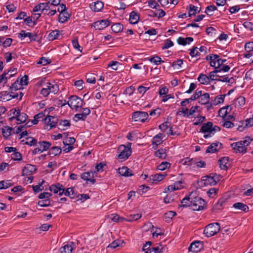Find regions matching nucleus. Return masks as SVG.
<instances>
[{
	"label": "nucleus",
	"mask_w": 253,
	"mask_h": 253,
	"mask_svg": "<svg viewBox=\"0 0 253 253\" xmlns=\"http://www.w3.org/2000/svg\"><path fill=\"white\" fill-rule=\"evenodd\" d=\"M181 203L182 205L181 207L183 208L189 207L193 211H201L205 207H206V204L205 201L199 197H194L193 193L183 198Z\"/></svg>",
	"instance_id": "obj_1"
},
{
	"label": "nucleus",
	"mask_w": 253,
	"mask_h": 253,
	"mask_svg": "<svg viewBox=\"0 0 253 253\" xmlns=\"http://www.w3.org/2000/svg\"><path fill=\"white\" fill-rule=\"evenodd\" d=\"M253 140L250 137H247L243 140L234 142L231 144V147L236 153L245 154L247 152V147Z\"/></svg>",
	"instance_id": "obj_2"
},
{
	"label": "nucleus",
	"mask_w": 253,
	"mask_h": 253,
	"mask_svg": "<svg viewBox=\"0 0 253 253\" xmlns=\"http://www.w3.org/2000/svg\"><path fill=\"white\" fill-rule=\"evenodd\" d=\"M119 154L116 157V159L119 162H123L127 160L131 155L132 150L131 149V143H128L127 146L120 145L118 149Z\"/></svg>",
	"instance_id": "obj_3"
},
{
	"label": "nucleus",
	"mask_w": 253,
	"mask_h": 253,
	"mask_svg": "<svg viewBox=\"0 0 253 253\" xmlns=\"http://www.w3.org/2000/svg\"><path fill=\"white\" fill-rule=\"evenodd\" d=\"M220 229L219 223L217 222L210 223L206 226L204 234L207 237H210L216 234Z\"/></svg>",
	"instance_id": "obj_4"
},
{
	"label": "nucleus",
	"mask_w": 253,
	"mask_h": 253,
	"mask_svg": "<svg viewBox=\"0 0 253 253\" xmlns=\"http://www.w3.org/2000/svg\"><path fill=\"white\" fill-rule=\"evenodd\" d=\"M58 90L59 87L57 84L47 83L45 87L41 89L40 93L44 97H46L50 93L56 94Z\"/></svg>",
	"instance_id": "obj_5"
},
{
	"label": "nucleus",
	"mask_w": 253,
	"mask_h": 253,
	"mask_svg": "<svg viewBox=\"0 0 253 253\" xmlns=\"http://www.w3.org/2000/svg\"><path fill=\"white\" fill-rule=\"evenodd\" d=\"M83 100L76 95L71 96L68 101L67 104L73 109L77 110L78 108L83 106Z\"/></svg>",
	"instance_id": "obj_6"
},
{
	"label": "nucleus",
	"mask_w": 253,
	"mask_h": 253,
	"mask_svg": "<svg viewBox=\"0 0 253 253\" xmlns=\"http://www.w3.org/2000/svg\"><path fill=\"white\" fill-rule=\"evenodd\" d=\"M149 117L148 114L143 111H135L131 115V118L135 122H145Z\"/></svg>",
	"instance_id": "obj_7"
},
{
	"label": "nucleus",
	"mask_w": 253,
	"mask_h": 253,
	"mask_svg": "<svg viewBox=\"0 0 253 253\" xmlns=\"http://www.w3.org/2000/svg\"><path fill=\"white\" fill-rule=\"evenodd\" d=\"M219 180L218 176L216 174L211 173L203 177L202 181L205 186L215 185Z\"/></svg>",
	"instance_id": "obj_8"
},
{
	"label": "nucleus",
	"mask_w": 253,
	"mask_h": 253,
	"mask_svg": "<svg viewBox=\"0 0 253 253\" xmlns=\"http://www.w3.org/2000/svg\"><path fill=\"white\" fill-rule=\"evenodd\" d=\"M43 120L46 124L45 128L48 130L56 127L58 123V119L52 116H47Z\"/></svg>",
	"instance_id": "obj_9"
},
{
	"label": "nucleus",
	"mask_w": 253,
	"mask_h": 253,
	"mask_svg": "<svg viewBox=\"0 0 253 253\" xmlns=\"http://www.w3.org/2000/svg\"><path fill=\"white\" fill-rule=\"evenodd\" d=\"M50 9V7L49 5H48V3L46 2L40 3L39 4L36 5L33 8V11L34 12L41 11L44 14H46V13H47V11Z\"/></svg>",
	"instance_id": "obj_10"
},
{
	"label": "nucleus",
	"mask_w": 253,
	"mask_h": 253,
	"mask_svg": "<svg viewBox=\"0 0 253 253\" xmlns=\"http://www.w3.org/2000/svg\"><path fill=\"white\" fill-rule=\"evenodd\" d=\"M212 125V123L209 122L207 123L204 124L203 126H202L201 128V131L205 133H207V134H205L204 135V137L205 138H207L208 137L212 136L211 133Z\"/></svg>",
	"instance_id": "obj_11"
},
{
	"label": "nucleus",
	"mask_w": 253,
	"mask_h": 253,
	"mask_svg": "<svg viewBox=\"0 0 253 253\" xmlns=\"http://www.w3.org/2000/svg\"><path fill=\"white\" fill-rule=\"evenodd\" d=\"M49 190L51 192H53L54 194H58L60 196H62L64 192V186L59 183L55 184H52L49 187Z\"/></svg>",
	"instance_id": "obj_12"
},
{
	"label": "nucleus",
	"mask_w": 253,
	"mask_h": 253,
	"mask_svg": "<svg viewBox=\"0 0 253 253\" xmlns=\"http://www.w3.org/2000/svg\"><path fill=\"white\" fill-rule=\"evenodd\" d=\"M90 113V111L89 109L88 108H84L83 109L82 113L77 114L74 116V120L75 122H78L80 120L84 121Z\"/></svg>",
	"instance_id": "obj_13"
},
{
	"label": "nucleus",
	"mask_w": 253,
	"mask_h": 253,
	"mask_svg": "<svg viewBox=\"0 0 253 253\" xmlns=\"http://www.w3.org/2000/svg\"><path fill=\"white\" fill-rule=\"evenodd\" d=\"M223 147V145L219 142H216L211 143L207 149L206 152L208 153H215L221 150Z\"/></svg>",
	"instance_id": "obj_14"
},
{
	"label": "nucleus",
	"mask_w": 253,
	"mask_h": 253,
	"mask_svg": "<svg viewBox=\"0 0 253 253\" xmlns=\"http://www.w3.org/2000/svg\"><path fill=\"white\" fill-rule=\"evenodd\" d=\"M109 24L108 20H101L94 22L93 26L96 30H101L107 27Z\"/></svg>",
	"instance_id": "obj_15"
},
{
	"label": "nucleus",
	"mask_w": 253,
	"mask_h": 253,
	"mask_svg": "<svg viewBox=\"0 0 253 253\" xmlns=\"http://www.w3.org/2000/svg\"><path fill=\"white\" fill-rule=\"evenodd\" d=\"M218 164L220 169L223 170H227L230 166L228 157L220 158L218 160Z\"/></svg>",
	"instance_id": "obj_16"
},
{
	"label": "nucleus",
	"mask_w": 253,
	"mask_h": 253,
	"mask_svg": "<svg viewBox=\"0 0 253 253\" xmlns=\"http://www.w3.org/2000/svg\"><path fill=\"white\" fill-rule=\"evenodd\" d=\"M36 170V167L31 164H27L22 170L23 175H31Z\"/></svg>",
	"instance_id": "obj_17"
},
{
	"label": "nucleus",
	"mask_w": 253,
	"mask_h": 253,
	"mask_svg": "<svg viewBox=\"0 0 253 253\" xmlns=\"http://www.w3.org/2000/svg\"><path fill=\"white\" fill-rule=\"evenodd\" d=\"M118 170L119 174L123 176L128 177L133 175L132 170L126 167L120 168Z\"/></svg>",
	"instance_id": "obj_18"
},
{
	"label": "nucleus",
	"mask_w": 253,
	"mask_h": 253,
	"mask_svg": "<svg viewBox=\"0 0 253 253\" xmlns=\"http://www.w3.org/2000/svg\"><path fill=\"white\" fill-rule=\"evenodd\" d=\"M202 244L200 241L192 243L189 247V251L193 253H197L201 250Z\"/></svg>",
	"instance_id": "obj_19"
},
{
	"label": "nucleus",
	"mask_w": 253,
	"mask_h": 253,
	"mask_svg": "<svg viewBox=\"0 0 253 253\" xmlns=\"http://www.w3.org/2000/svg\"><path fill=\"white\" fill-rule=\"evenodd\" d=\"M166 175L167 174H166L157 173L150 175L149 178L152 181V183H157L163 180Z\"/></svg>",
	"instance_id": "obj_20"
},
{
	"label": "nucleus",
	"mask_w": 253,
	"mask_h": 253,
	"mask_svg": "<svg viewBox=\"0 0 253 253\" xmlns=\"http://www.w3.org/2000/svg\"><path fill=\"white\" fill-rule=\"evenodd\" d=\"M81 178L86 181H90L92 183L95 182V180L93 178V173L92 171H88L84 172L81 175Z\"/></svg>",
	"instance_id": "obj_21"
},
{
	"label": "nucleus",
	"mask_w": 253,
	"mask_h": 253,
	"mask_svg": "<svg viewBox=\"0 0 253 253\" xmlns=\"http://www.w3.org/2000/svg\"><path fill=\"white\" fill-rule=\"evenodd\" d=\"M74 245L73 242H70L68 244L61 247L60 249V253H72Z\"/></svg>",
	"instance_id": "obj_22"
},
{
	"label": "nucleus",
	"mask_w": 253,
	"mask_h": 253,
	"mask_svg": "<svg viewBox=\"0 0 253 253\" xmlns=\"http://www.w3.org/2000/svg\"><path fill=\"white\" fill-rule=\"evenodd\" d=\"M210 94L208 93H201L199 97L198 102L202 105L209 103L210 101Z\"/></svg>",
	"instance_id": "obj_23"
},
{
	"label": "nucleus",
	"mask_w": 253,
	"mask_h": 253,
	"mask_svg": "<svg viewBox=\"0 0 253 253\" xmlns=\"http://www.w3.org/2000/svg\"><path fill=\"white\" fill-rule=\"evenodd\" d=\"M139 19V15L137 12L132 11L130 13L129 21L130 23L135 24L138 23Z\"/></svg>",
	"instance_id": "obj_24"
},
{
	"label": "nucleus",
	"mask_w": 253,
	"mask_h": 253,
	"mask_svg": "<svg viewBox=\"0 0 253 253\" xmlns=\"http://www.w3.org/2000/svg\"><path fill=\"white\" fill-rule=\"evenodd\" d=\"M18 95L14 94L13 95L9 94L7 91H1L0 92V100L8 101L11 99V98H16Z\"/></svg>",
	"instance_id": "obj_25"
},
{
	"label": "nucleus",
	"mask_w": 253,
	"mask_h": 253,
	"mask_svg": "<svg viewBox=\"0 0 253 253\" xmlns=\"http://www.w3.org/2000/svg\"><path fill=\"white\" fill-rule=\"evenodd\" d=\"M193 41V38L192 37H187L186 38H184L183 37H179L177 39V43L182 45H186L187 44H190L191 42Z\"/></svg>",
	"instance_id": "obj_26"
},
{
	"label": "nucleus",
	"mask_w": 253,
	"mask_h": 253,
	"mask_svg": "<svg viewBox=\"0 0 253 253\" xmlns=\"http://www.w3.org/2000/svg\"><path fill=\"white\" fill-rule=\"evenodd\" d=\"M103 6V3L101 1H97L94 2L93 4H90L91 9L95 12L100 11Z\"/></svg>",
	"instance_id": "obj_27"
},
{
	"label": "nucleus",
	"mask_w": 253,
	"mask_h": 253,
	"mask_svg": "<svg viewBox=\"0 0 253 253\" xmlns=\"http://www.w3.org/2000/svg\"><path fill=\"white\" fill-rule=\"evenodd\" d=\"M38 146L42 151V152L47 150L51 146V143L45 141H40L38 143Z\"/></svg>",
	"instance_id": "obj_28"
},
{
	"label": "nucleus",
	"mask_w": 253,
	"mask_h": 253,
	"mask_svg": "<svg viewBox=\"0 0 253 253\" xmlns=\"http://www.w3.org/2000/svg\"><path fill=\"white\" fill-rule=\"evenodd\" d=\"M17 73V70L16 69L9 70L7 72L4 71L2 74L4 75V84L6 83L8 79H10L14 75Z\"/></svg>",
	"instance_id": "obj_29"
},
{
	"label": "nucleus",
	"mask_w": 253,
	"mask_h": 253,
	"mask_svg": "<svg viewBox=\"0 0 253 253\" xmlns=\"http://www.w3.org/2000/svg\"><path fill=\"white\" fill-rule=\"evenodd\" d=\"M233 207L236 209L245 212H247L249 211L248 206L243 203H236L233 204Z\"/></svg>",
	"instance_id": "obj_30"
},
{
	"label": "nucleus",
	"mask_w": 253,
	"mask_h": 253,
	"mask_svg": "<svg viewBox=\"0 0 253 253\" xmlns=\"http://www.w3.org/2000/svg\"><path fill=\"white\" fill-rule=\"evenodd\" d=\"M112 69L121 72L124 70V65L118 61H112Z\"/></svg>",
	"instance_id": "obj_31"
},
{
	"label": "nucleus",
	"mask_w": 253,
	"mask_h": 253,
	"mask_svg": "<svg viewBox=\"0 0 253 253\" xmlns=\"http://www.w3.org/2000/svg\"><path fill=\"white\" fill-rule=\"evenodd\" d=\"M191 161L192 164H193V166L197 168H205L206 166V164L205 161L200 160L198 158H194V159H192Z\"/></svg>",
	"instance_id": "obj_32"
},
{
	"label": "nucleus",
	"mask_w": 253,
	"mask_h": 253,
	"mask_svg": "<svg viewBox=\"0 0 253 253\" xmlns=\"http://www.w3.org/2000/svg\"><path fill=\"white\" fill-rule=\"evenodd\" d=\"M155 155L156 157L161 159H166L167 157V150L166 149L163 148L159 149L155 152Z\"/></svg>",
	"instance_id": "obj_33"
},
{
	"label": "nucleus",
	"mask_w": 253,
	"mask_h": 253,
	"mask_svg": "<svg viewBox=\"0 0 253 253\" xmlns=\"http://www.w3.org/2000/svg\"><path fill=\"white\" fill-rule=\"evenodd\" d=\"M70 15L67 11L60 13L58 17L59 23H64L67 21L70 18Z\"/></svg>",
	"instance_id": "obj_34"
},
{
	"label": "nucleus",
	"mask_w": 253,
	"mask_h": 253,
	"mask_svg": "<svg viewBox=\"0 0 253 253\" xmlns=\"http://www.w3.org/2000/svg\"><path fill=\"white\" fill-rule=\"evenodd\" d=\"M198 80L200 82L201 84H210V79L209 78V76H207L204 74H201L198 78Z\"/></svg>",
	"instance_id": "obj_35"
},
{
	"label": "nucleus",
	"mask_w": 253,
	"mask_h": 253,
	"mask_svg": "<svg viewBox=\"0 0 253 253\" xmlns=\"http://www.w3.org/2000/svg\"><path fill=\"white\" fill-rule=\"evenodd\" d=\"M59 128L62 130L67 129L70 126L71 124L69 120H60L58 123Z\"/></svg>",
	"instance_id": "obj_36"
},
{
	"label": "nucleus",
	"mask_w": 253,
	"mask_h": 253,
	"mask_svg": "<svg viewBox=\"0 0 253 253\" xmlns=\"http://www.w3.org/2000/svg\"><path fill=\"white\" fill-rule=\"evenodd\" d=\"M95 168L96 170L95 172L96 171L100 172L105 170L108 168V167L106 162H102L97 164Z\"/></svg>",
	"instance_id": "obj_37"
},
{
	"label": "nucleus",
	"mask_w": 253,
	"mask_h": 253,
	"mask_svg": "<svg viewBox=\"0 0 253 253\" xmlns=\"http://www.w3.org/2000/svg\"><path fill=\"white\" fill-rule=\"evenodd\" d=\"M176 214V213L175 212L170 211L164 214L163 218L166 222H169L173 217Z\"/></svg>",
	"instance_id": "obj_38"
},
{
	"label": "nucleus",
	"mask_w": 253,
	"mask_h": 253,
	"mask_svg": "<svg viewBox=\"0 0 253 253\" xmlns=\"http://www.w3.org/2000/svg\"><path fill=\"white\" fill-rule=\"evenodd\" d=\"M182 184L183 182L182 181L175 182L173 185L169 186L168 189L169 190L174 191L175 190L181 189L183 187Z\"/></svg>",
	"instance_id": "obj_39"
},
{
	"label": "nucleus",
	"mask_w": 253,
	"mask_h": 253,
	"mask_svg": "<svg viewBox=\"0 0 253 253\" xmlns=\"http://www.w3.org/2000/svg\"><path fill=\"white\" fill-rule=\"evenodd\" d=\"M212 58H213V60H216L217 62V67L216 69H218L221 67L222 65L226 61V59H222L219 58V56L217 54H212Z\"/></svg>",
	"instance_id": "obj_40"
},
{
	"label": "nucleus",
	"mask_w": 253,
	"mask_h": 253,
	"mask_svg": "<svg viewBox=\"0 0 253 253\" xmlns=\"http://www.w3.org/2000/svg\"><path fill=\"white\" fill-rule=\"evenodd\" d=\"M219 73V70H218V69H216V70H215L211 72L209 74V78L210 79V82L211 81H217L218 78L219 77V75H217V74Z\"/></svg>",
	"instance_id": "obj_41"
},
{
	"label": "nucleus",
	"mask_w": 253,
	"mask_h": 253,
	"mask_svg": "<svg viewBox=\"0 0 253 253\" xmlns=\"http://www.w3.org/2000/svg\"><path fill=\"white\" fill-rule=\"evenodd\" d=\"M60 35V31L59 30H53L48 34V39L49 41H52L58 39Z\"/></svg>",
	"instance_id": "obj_42"
},
{
	"label": "nucleus",
	"mask_w": 253,
	"mask_h": 253,
	"mask_svg": "<svg viewBox=\"0 0 253 253\" xmlns=\"http://www.w3.org/2000/svg\"><path fill=\"white\" fill-rule=\"evenodd\" d=\"M123 29V26L120 23H115L112 25V31L115 33H118Z\"/></svg>",
	"instance_id": "obj_43"
},
{
	"label": "nucleus",
	"mask_w": 253,
	"mask_h": 253,
	"mask_svg": "<svg viewBox=\"0 0 253 253\" xmlns=\"http://www.w3.org/2000/svg\"><path fill=\"white\" fill-rule=\"evenodd\" d=\"M61 153V149L60 147H52L49 151V154L51 156L59 155Z\"/></svg>",
	"instance_id": "obj_44"
},
{
	"label": "nucleus",
	"mask_w": 253,
	"mask_h": 253,
	"mask_svg": "<svg viewBox=\"0 0 253 253\" xmlns=\"http://www.w3.org/2000/svg\"><path fill=\"white\" fill-rule=\"evenodd\" d=\"M224 97L225 95H219L216 96L214 99L211 101V104L216 106L220 103H223Z\"/></svg>",
	"instance_id": "obj_45"
},
{
	"label": "nucleus",
	"mask_w": 253,
	"mask_h": 253,
	"mask_svg": "<svg viewBox=\"0 0 253 253\" xmlns=\"http://www.w3.org/2000/svg\"><path fill=\"white\" fill-rule=\"evenodd\" d=\"M253 126V119L251 118L250 119H248L245 121V125L243 127L242 126H239L238 128V129L240 131H242L246 127H252Z\"/></svg>",
	"instance_id": "obj_46"
},
{
	"label": "nucleus",
	"mask_w": 253,
	"mask_h": 253,
	"mask_svg": "<svg viewBox=\"0 0 253 253\" xmlns=\"http://www.w3.org/2000/svg\"><path fill=\"white\" fill-rule=\"evenodd\" d=\"M27 115L24 113L20 112L18 116H17V118L16 119L17 121V124H20L21 123H24L27 119Z\"/></svg>",
	"instance_id": "obj_47"
},
{
	"label": "nucleus",
	"mask_w": 253,
	"mask_h": 253,
	"mask_svg": "<svg viewBox=\"0 0 253 253\" xmlns=\"http://www.w3.org/2000/svg\"><path fill=\"white\" fill-rule=\"evenodd\" d=\"M63 194L66 196L69 197L71 199H74L75 198V191L73 187L68 188L66 190L64 189Z\"/></svg>",
	"instance_id": "obj_48"
},
{
	"label": "nucleus",
	"mask_w": 253,
	"mask_h": 253,
	"mask_svg": "<svg viewBox=\"0 0 253 253\" xmlns=\"http://www.w3.org/2000/svg\"><path fill=\"white\" fill-rule=\"evenodd\" d=\"M189 9V16L191 17L192 16L195 15L197 13L200 12V10H198V7L195 6L192 4H190Z\"/></svg>",
	"instance_id": "obj_49"
},
{
	"label": "nucleus",
	"mask_w": 253,
	"mask_h": 253,
	"mask_svg": "<svg viewBox=\"0 0 253 253\" xmlns=\"http://www.w3.org/2000/svg\"><path fill=\"white\" fill-rule=\"evenodd\" d=\"M12 128L9 126H5L2 129V134L3 136L7 138L11 134Z\"/></svg>",
	"instance_id": "obj_50"
},
{
	"label": "nucleus",
	"mask_w": 253,
	"mask_h": 253,
	"mask_svg": "<svg viewBox=\"0 0 253 253\" xmlns=\"http://www.w3.org/2000/svg\"><path fill=\"white\" fill-rule=\"evenodd\" d=\"M162 139V134L158 133L153 138L152 144L155 145L157 146L158 145L161 143V140Z\"/></svg>",
	"instance_id": "obj_51"
},
{
	"label": "nucleus",
	"mask_w": 253,
	"mask_h": 253,
	"mask_svg": "<svg viewBox=\"0 0 253 253\" xmlns=\"http://www.w3.org/2000/svg\"><path fill=\"white\" fill-rule=\"evenodd\" d=\"M12 185L10 180H2L0 181V189H7Z\"/></svg>",
	"instance_id": "obj_52"
},
{
	"label": "nucleus",
	"mask_w": 253,
	"mask_h": 253,
	"mask_svg": "<svg viewBox=\"0 0 253 253\" xmlns=\"http://www.w3.org/2000/svg\"><path fill=\"white\" fill-rule=\"evenodd\" d=\"M22 85L19 83L18 79L13 83L10 87L11 91L13 90H17L22 88Z\"/></svg>",
	"instance_id": "obj_53"
},
{
	"label": "nucleus",
	"mask_w": 253,
	"mask_h": 253,
	"mask_svg": "<svg viewBox=\"0 0 253 253\" xmlns=\"http://www.w3.org/2000/svg\"><path fill=\"white\" fill-rule=\"evenodd\" d=\"M31 42L35 41H39L40 40L39 37L37 33H28V36Z\"/></svg>",
	"instance_id": "obj_54"
},
{
	"label": "nucleus",
	"mask_w": 253,
	"mask_h": 253,
	"mask_svg": "<svg viewBox=\"0 0 253 253\" xmlns=\"http://www.w3.org/2000/svg\"><path fill=\"white\" fill-rule=\"evenodd\" d=\"M149 60L155 65H160L161 63L164 62V61L162 60L161 58L158 56L151 57L149 59Z\"/></svg>",
	"instance_id": "obj_55"
},
{
	"label": "nucleus",
	"mask_w": 253,
	"mask_h": 253,
	"mask_svg": "<svg viewBox=\"0 0 253 253\" xmlns=\"http://www.w3.org/2000/svg\"><path fill=\"white\" fill-rule=\"evenodd\" d=\"M96 75L93 73L87 74L86 76V82L90 84H94L96 81Z\"/></svg>",
	"instance_id": "obj_56"
},
{
	"label": "nucleus",
	"mask_w": 253,
	"mask_h": 253,
	"mask_svg": "<svg viewBox=\"0 0 253 253\" xmlns=\"http://www.w3.org/2000/svg\"><path fill=\"white\" fill-rule=\"evenodd\" d=\"M170 166V163L167 162H163L157 167V169L160 170H164L167 168H169Z\"/></svg>",
	"instance_id": "obj_57"
},
{
	"label": "nucleus",
	"mask_w": 253,
	"mask_h": 253,
	"mask_svg": "<svg viewBox=\"0 0 253 253\" xmlns=\"http://www.w3.org/2000/svg\"><path fill=\"white\" fill-rule=\"evenodd\" d=\"M44 183V181L42 180V181L39 183L38 185L33 186V190L35 193H39L40 191L42 190L43 189V187H42L43 184Z\"/></svg>",
	"instance_id": "obj_58"
},
{
	"label": "nucleus",
	"mask_w": 253,
	"mask_h": 253,
	"mask_svg": "<svg viewBox=\"0 0 253 253\" xmlns=\"http://www.w3.org/2000/svg\"><path fill=\"white\" fill-rule=\"evenodd\" d=\"M26 139L27 140L25 142V144L32 146L37 145L38 144L37 140L34 137H28Z\"/></svg>",
	"instance_id": "obj_59"
},
{
	"label": "nucleus",
	"mask_w": 253,
	"mask_h": 253,
	"mask_svg": "<svg viewBox=\"0 0 253 253\" xmlns=\"http://www.w3.org/2000/svg\"><path fill=\"white\" fill-rule=\"evenodd\" d=\"M245 48L251 55H253V42L247 43L245 45Z\"/></svg>",
	"instance_id": "obj_60"
},
{
	"label": "nucleus",
	"mask_w": 253,
	"mask_h": 253,
	"mask_svg": "<svg viewBox=\"0 0 253 253\" xmlns=\"http://www.w3.org/2000/svg\"><path fill=\"white\" fill-rule=\"evenodd\" d=\"M229 106H227L225 107H223V108H221L218 111L219 115L220 117H222L223 118H225L228 114L227 110L229 109Z\"/></svg>",
	"instance_id": "obj_61"
},
{
	"label": "nucleus",
	"mask_w": 253,
	"mask_h": 253,
	"mask_svg": "<svg viewBox=\"0 0 253 253\" xmlns=\"http://www.w3.org/2000/svg\"><path fill=\"white\" fill-rule=\"evenodd\" d=\"M124 243V241L120 239H117L112 242V249H115L117 247H122Z\"/></svg>",
	"instance_id": "obj_62"
},
{
	"label": "nucleus",
	"mask_w": 253,
	"mask_h": 253,
	"mask_svg": "<svg viewBox=\"0 0 253 253\" xmlns=\"http://www.w3.org/2000/svg\"><path fill=\"white\" fill-rule=\"evenodd\" d=\"M217 9V7L214 5H209L206 8L205 12L207 13V14L209 15L210 16L212 15V13H211L212 12L216 10Z\"/></svg>",
	"instance_id": "obj_63"
},
{
	"label": "nucleus",
	"mask_w": 253,
	"mask_h": 253,
	"mask_svg": "<svg viewBox=\"0 0 253 253\" xmlns=\"http://www.w3.org/2000/svg\"><path fill=\"white\" fill-rule=\"evenodd\" d=\"M50 202L49 199H42L39 201L38 205L41 207H48L50 205Z\"/></svg>",
	"instance_id": "obj_64"
}]
</instances>
